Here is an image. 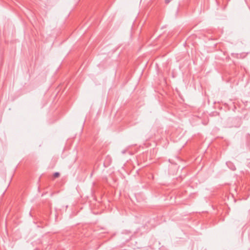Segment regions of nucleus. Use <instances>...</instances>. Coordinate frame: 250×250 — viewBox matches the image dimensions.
Wrapping results in <instances>:
<instances>
[{
  "label": "nucleus",
  "mask_w": 250,
  "mask_h": 250,
  "mask_svg": "<svg viewBox=\"0 0 250 250\" xmlns=\"http://www.w3.org/2000/svg\"><path fill=\"white\" fill-rule=\"evenodd\" d=\"M53 176L55 178H57L60 176V173L58 172H55Z\"/></svg>",
  "instance_id": "obj_1"
},
{
  "label": "nucleus",
  "mask_w": 250,
  "mask_h": 250,
  "mask_svg": "<svg viewBox=\"0 0 250 250\" xmlns=\"http://www.w3.org/2000/svg\"><path fill=\"white\" fill-rule=\"evenodd\" d=\"M172 0H165V2L167 4H168Z\"/></svg>",
  "instance_id": "obj_2"
}]
</instances>
